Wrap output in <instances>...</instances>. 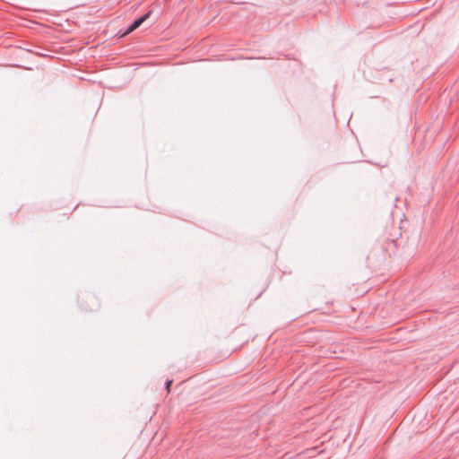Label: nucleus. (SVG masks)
I'll list each match as a JSON object with an SVG mask.
<instances>
[{"mask_svg": "<svg viewBox=\"0 0 459 459\" xmlns=\"http://www.w3.org/2000/svg\"><path fill=\"white\" fill-rule=\"evenodd\" d=\"M172 383H173V380H172V379H167V380L165 381V388H166V390H167V392H168V393H169V392H170V386H171Z\"/></svg>", "mask_w": 459, "mask_h": 459, "instance_id": "3", "label": "nucleus"}, {"mask_svg": "<svg viewBox=\"0 0 459 459\" xmlns=\"http://www.w3.org/2000/svg\"><path fill=\"white\" fill-rule=\"evenodd\" d=\"M141 25H142V23L140 21H138V19L134 20V22L127 28L126 34H128V33L134 31Z\"/></svg>", "mask_w": 459, "mask_h": 459, "instance_id": "1", "label": "nucleus"}, {"mask_svg": "<svg viewBox=\"0 0 459 459\" xmlns=\"http://www.w3.org/2000/svg\"><path fill=\"white\" fill-rule=\"evenodd\" d=\"M151 14H152V11L150 10L137 19L143 24L151 16Z\"/></svg>", "mask_w": 459, "mask_h": 459, "instance_id": "2", "label": "nucleus"}]
</instances>
